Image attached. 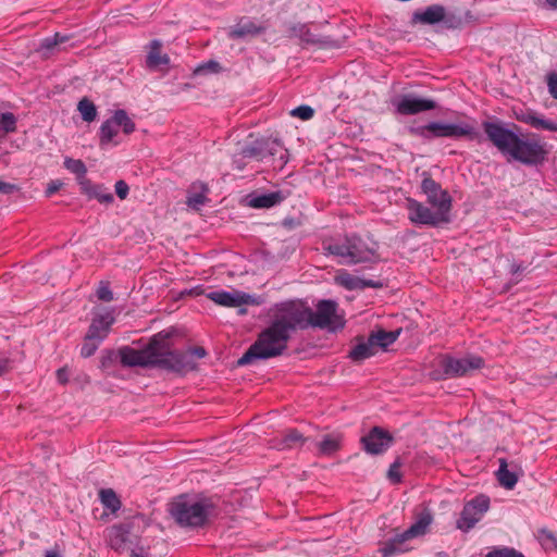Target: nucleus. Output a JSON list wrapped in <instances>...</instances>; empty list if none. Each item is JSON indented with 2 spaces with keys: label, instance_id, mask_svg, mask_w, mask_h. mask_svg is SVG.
<instances>
[{
  "label": "nucleus",
  "instance_id": "nucleus-39",
  "mask_svg": "<svg viewBox=\"0 0 557 557\" xmlns=\"http://www.w3.org/2000/svg\"><path fill=\"white\" fill-rule=\"evenodd\" d=\"M314 114V110L310 106H299L290 111V115L294 117H298L302 121L310 120Z\"/></svg>",
  "mask_w": 557,
  "mask_h": 557
},
{
  "label": "nucleus",
  "instance_id": "nucleus-28",
  "mask_svg": "<svg viewBox=\"0 0 557 557\" xmlns=\"http://www.w3.org/2000/svg\"><path fill=\"white\" fill-rule=\"evenodd\" d=\"M377 351L370 338L367 341L358 343L349 352V357L354 361H362L371 356L375 355Z\"/></svg>",
  "mask_w": 557,
  "mask_h": 557
},
{
  "label": "nucleus",
  "instance_id": "nucleus-52",
  "mask_svg": "<svg viewBox=\"0 0 557 557\" xmlns=\"http://www.w3.org/2000/svg\"><path fill=\"white\" fill-rule=\"evenodd\" d=\"M216 67H219V63H218V62H215V61H209V62H207L206 64H203L202 66H200L198 70H199V71H202V70H205V69H208V70H210V71H215V70H216Z\"/></svg>",
  "mask_w": 557,
  "mask_h": 557
},
{
  "label": "nucleus",
  "instance_id": "nucleus-14",
  "mask_svg": "<svg viewBox=\"0 0 557 557\" xmlns=\"http://www.w3.org/2000/svg\"><path fill=\"white\" fill-rule=\"evenodd\" d=\"M412 22L423 25H433L443 22L448 27H456L460 23L459 20H456L455 15L448 14L446 9L440 4H433L424 10L416 11L412 14Z\"/></svg>",
  "mask_w": 557,
  "mask_h": 557
},
{
  "label": "nucleus",
  "instance_id": "nucleus-47",
  "mask_svg": "<svg viewBox=\"0 0 557 557\" xmlns=\"http://www.w3.org/2000/svg\"><path fill=\"white\" fill-rule=\"evenodd\" d=\"M63 186V183L59 180L51 181L46 188V196L51 197L54 193H57L61 187Z\"/></svg>",
  "mask_w": 557,
  "mask_h": 557
},
{
  "label": "nucleus",
  "instance_id": "nucleus-56",
  "mask_svg": "<svg viewBox=\"0 0 557 557\" xmlns=\"http://www.w3.org/2000/svg\"><path fill=\"white\" fill-rule=\"evenodd\" d=\"M555 376L557 377V373L555 374Z\"/></svg>",
  "mask_w": 557,
  "mask_h": 557
},
{
  "label": "nucleus",
  "instance_id": "nucleus-41",
  "mask_svg": "<svg viewBox=\"0 0 557 557\" xmlns=\"http://www.w3.org/2000/svg\"><path fill=\"white\" fill-rule=\"evenodd\" d=\"M539 540L546 549H554L557 547L556 537L547 530H542L540 532Z\"/></svg>",
  "mask_w": 557,
  "mask_h": 557
},
{
  "label": "nucleus",
  "instance_id": "nucleus-54",
  "mask_svg": "<svg viewBox=\"0 0 557 557\" xmlns=\"http://www.w3.org/2000/svg\"><path fill=\"white\" fill-rule=\"evenodd\" d=\"M550 8L557 9V0H546Z\"/></svg>",
  "mask_w": 557,
  "mask_h": 557
},
{
  "label": "nucleus",
  "instance_id": "nucleus-20",
  "mask_svg": "<svg viewBox=\"0 0 557 557\" xmlns=\"http://www.w3.org/2000/svg\"><path fill=\"white\" fill-rule=\"evenodd\" d=\"M168 354L176 357L177 361H187L189 363V368L166 370L177 373H187L196 369V359L203 358L206 356V350L202 347H196L186 351H173L170 349V344L168 343Z\"/></svg>",
  "mask_w": 557,
  "mask_h": 557
},
{
  "label": "nucleus",
  "instance_id": "nucleus-36",
  "mask_svg": "<svg viewBox=\"0 0 557 557\" xmlns=\"http://www.w3.org/2000/svg\"><path fill=\"white\" fill-rule=\"evenodd\" d=\"M533 128L557 132V121L545 119L544 115L537 113Z\"/></svg>",
  "mask_w": 557,
  "mask_h": 557
},
{
  "label": "nucleus",
  "instance_id": "nucleus-21",
  "mask_svg": "<svg viewBox=\"0 0 557 557\" xmlns=\"http://www.w3.org/2000/svg\"><path fill=\"white\" fill-rule=\"evenodd\" d=\"M261 30L262 27L257 25L252 20L243 17L236 25L228 29V37L232 39H240L255 36Z\"/></svg>",
  "mask_w": 557,
  "mask_h": 557
},
{
  "label": "nucleus",
  "instance_id": "nucleus-15",
  "mask_svg": "<svg viewBox=\"0 0 557 557\" xmlns=\"http://www.w3.org/2000/svg\"><path fill=\"white\" fill-rule=\"evenodd\" d=\"M392 104L399 114L410 115L420 112L433 110L435 102L431 99L416 97L413 95H404L392 100Z\"/></svg>",
  "mask_w": 557,
  "mask_h": 557
},
{
  "label": "nucleus",
  "instance_id": "nucleus-38",
  "mask_svg": "<svg viewBox=\"0 0 557 557\" xmlns=\"http://www.w3.org/2000/svg\"><path fill=\"white\" fill-rule=\"evenodd\" d=\"M67 39H69L67 36L57 33L51 37L45 38L41 41L40 48L42 50L49 51V50L53 49L55 46L65 42Z\"/></svg>",
  "mask_w": 557,
  "mask_h": 557
},
{
  "label": "nucleus",
  "instance_id": "nucleus-18",
  "mask_svg": "<svg viewBox=\"0 0 557 557\" xmlns=\"http://www.w3.org/2000/svg\"><path fill=\"white\" fill-rule=\"evenodd\" d=\"M432 521L433 516L431 511L426 508L422 509L416 515V521L411 524V527L404 531L401 534L397 535L396 540L401 543L407 540L424 535Z\"/></svg>",
  "mask_w": 557,
  "mask_h": 557
},
{
  "label": "nucleus",
  "instance_id": "nucleus-50",
  "mask_svg": "<svg viewBox=\"0 0 557 557\" xmlns=\"http://www.w3.org/2000/svg\"><path fill=\"white\" fill-rule=\"evenodd\" d=\"M11 369V361L7 357H0V376Z\"/></svg>",
  "mask_w": 557,
  "mask_h": 557
},
{
  "label": "nucleus",
  "instance_id": "nucleus-27",
  "mask_svg": "<svg viewBox=\"0 0 557 557\" xmlns=\"http://www.w3.org/2000/svg\"><path fill=\"white\" fill-rule=\"evenodd\" d=\"M169 57L161 53V44L158 40H153L150 44V50L147 55V66L149 69H156L160 65L169 63Z\"/></svg>",
  "mask_w": 557,
  "mask_h": 557
},
{
  "label": "nucleus",
  "instance_id": "nucleus-4",
  "mask_svg": "<svg viewBox=\"0 0 557 557\" xmlns=\"http://www.w3.org/2000/svg\"><path fill=\"white\" fill-rule=\"evenodd\" d=\"M212 505L207 498L180 495L169 505V512L183 528H200L211 513Z\"/></svg>",
  "mask_w": 557,
  "mask_h": 557
},
{
  "label": "nucleus",
  "instance_id": "nucleus-43",
  "mask_svg": "<svg viewBox=\"0 0 557 557\" xmlns=\"http://www.w3.org/2000/svg\"><path fill=\"white\" fill-rule=\"evenodd\" d=\"M516 116H517L518 121L525 123V124L530 125L531 127H533V125L535 123V119L537 116V112H535L533 110H525V111H521L520 113H517Z\"/></svg>",
  "mask_w": 557,
  "mask_h": 557
},
{
  "label": "nucleus",
  "instance_id": "nucleus-16",
  "mask_svg": "<svg viewBox=\"0 0 557 557\" xmlns=\"http://www.w3.org/2000/svg\"><path fill=\"white\" fill-rule=\"evenodd\" d=\"M392 441L391 434L379 426H374L361 438L364 450L370 455L383 454L391 446Z\"/></svg>",
  "mask_w": 557,
  "mask_h": 557
},
{
  "label": "nucleus",
  "instance_id": "nucleus-49",
  "mask_svg": "<svg viewBox=\"0 0 557 557\" xmlns=\"http://www.w3.org/2000/svg\"><path fill=\"white\" fill-rule=\"evenodd\" d=\"M15 190H17V187L14 184L5 183L0 180V193L12 194Z\"/></svg>",
  "mask_w": 557,
  "mask_h": 557
},
{
  "label": "nucleus",
  "instance_id": "nucleus-17",
  "mask_svg": "<svg viewBox=\"0 0 557 557\" xmlns=\"http://www.w3.org/2000/svg\"><path fill=\"white\" fill-rule=\"evenodd\" d=\"M114 321L112 310L101 309L97 311L87 332L88 338H96L97 342H102L109 334L110 327Z\"/></svg>",
  "mask_w": 557,
  "mask_h": 557
},
{
  "label": "nucleus",
  "instance_id": "nucleus-33",
  "mask_svg": "<svg viewBox=\"0 0 557 557\" xmlns=\"http://www.w3.org/2000/svg\"><path fill=\"white\" fill-rule=\"evenodd\" d=\"M16 128V117L13 113H0V138L14 132Z\"/></svg>",
  "mask_w": 557,
  "mask_h": 557
},
{
  "label": "nucleus",
  "instance_id": "nucleus-9",
  "mask_svg": "<svg viewBox=\"0 0 557 557\" xmlns=\"http://www.w3.org/2000/svg\"><path fill=\"white\" fill-rule=\"evenodd\" d=\"M483 366L484 360L480 356L468 355L462 358L445 356L441 360L443 375H436L435 379L465 376Z\"/></svg>",
  "mask_w": 557,
  "mask_h": 557
},
{
  "label": "nucleus",
  "instance_id": "nucleus-2",
  "mask_svg": "<svg viewBox=\"0 0 557 557\" xmlns=\"http://www.w3.org/2000/svg\"><path fill=\"white\" fill-rule=\"evenodd\" d=\"M483 129L487 138L500 152L522 164L537 165L546 158L545 145L534 136H520L499 121L484 122Z\"/></svg>",
  "mask_w": 557,
  "mask_h": 557
},
{
  "label": "nucleus",
  "instance_id": "nucleus-13",
  "mask_svg": "<svg viewBox=\"0 0 557 557\" xmlns=\"http://www.w3.org/2000/svg\"><path fill=\"white\" fill-rule=\"evenodd\" d=\"M421 188L426 195L428 202L433 207L434 210L443 212V214L449 216L451 209V197L449 194L442 189L431 177H425L422 181Z\"/></svg>",
  "mask_w": 557,
  "mask_h": 557
},
{
  "label": "nucleus",
  "instance_id": "nucleus-53",
  "mask_svg": "<svg viewBox=\"0 0 557 557\" xmlns=\"http://www.w3.org/2000/svg\"><path fill=\"white\" fill-rule=\"evenodd\" d=\"M45 557H61V556L55 550H49V552L46 553Z\"/></svg>",
  "mask_w": 557,
  "mask_h": 557
},
{
  "label": "nucleus",
  "instance_id": "nucleus-24",
  "mask_svg": "<svg viewBox=\"0 0 557 557\" xmlns=\"http://www.w3.org/2000/svg\"><path fill=\"white\" fill-rule=\"evenodd\" d=\"M341 444L342 436L339 434H326L318 443V451L323 456H332L341 448Z\"/></svg>",
  "mask_w": 557,
  "mask_h": 557
},
{
  "label": "nucleus",
  "instance_id": "nucleus-19",
  "mask_svg": "<svg viewBox=\"0 0 557 557\" xmlns=\"http://www.w3.org/2000/svg\"><path fill=\"white\" fill-rule=\"evenodd\" d=\"M81 190L89 199H97L101 203H112L114 200L113 195L104 185L94 184L87 178L79 181Z\"/></svg>",
  "mask_w": 557,
  "mask_h": 557
},
{
  "label": "nucleus",
  "instance_id": "nucleus-22",
  "mask_svg": "<svg viewBox=\"0 0 557 557\" xmlns=\"http://www.w3.org/2000/svg\"><path fill=\"white\" fill-rule=\"evenodd\" d=\"M128 534L129 528L127 525H113L108 530V543L113 549L122 550L126 545Z\"/></svg>",
  "mask_w": 557,
  "mask_h": 557
},
{
  "label": "nucleus",
  "instance_id": "nucleus-23",
  "mask_svg": "<svg viewBox=\"0 0 557 557\" xmlns=\"http://www.w3.org/2000/svg\"><path fill=\"white\" fill-rule=\"evenodd\" d=\"M400 330L396 331H384L379 330L370 334V338L377 350L379 348L385 349L392 345L398 338Z\"/></svg>",
  "mask_w": 557,
  "mask_h": 557
},
{
  "label": "nucleus",
  "instance_id": "nucleus-5",
  "mask_svg": "<svg viewBox=\"0 0 557 557\" xmlns=\"http://www.w3.org/2000/svg\"><path fill=\"white\" fill-rule=\"evenodd\" d=\"M323 249L327 255L337 257L341 264H357L368 262L375 257V244H368L358 236H346L342 240L324 243Z\"/></svg>",
  "mask_w": 557,
  "mask_h": 557
},
{
  "label": "nucleus",
  "instance_id": "nucleus-3",
  "mask_svg": "<svg viewBox=\"0 0 557 557\" xmlns=\"http://www.w3.org/2000/svg\"><path fill=\"white\" fill-rule=\"evenodd\" d=\"M169 333L156 334L143 349L125 346L119 350L121 363L125 367H158L161 369L189 368L187 361H177L176 357L168 354Z\"/></svg>",
  "mask_w": 557,
  "mask_h": 557
},
{
  "label": "nucleus",
  "instance_id": "nucleus-8",
  "mask_svg": "<svg viewBox=\"0 0 557 557\" xmlns=\"http://www.w3.org/2000/svg\"><path fill=\"white\" fill-rule=\"evenodd\" d=\"M122 127L123 132L128 135L135 131V124L124 110H117L114 114L106 120L99 129L100 146L106 148L110 145H119L116 137L119 129Z\"/></svg>",
  "mask_w": 557,
  "mask_h": 557
},
{
  "label": "nucleus",
  "instance_id": "nucleus-37",
  "mask_svg": "<svg viewBox=\"0 0 557 557\" xmlns=\"http://www.w3.org/2000/svg\"><path fill=\"white\" fill-rule=\"evenodd\" d=\"M101 342H97L96 338H88V333L85 336V341L81 348V355L84 358L92 356L99 347Z\"/></svg>",
  "mask_w": 557,
  "mask_h": 557
},
{
  "label": "nucleus",
  "instance_id": "nucleus-51",
  "mask_svg": "<svg viewBox=\"0 0 557 557\" xmlns=\"http://www.w3.org/2000/svg\"><path fill=\"white\" fill-rule=\"evenodd\" d=\"M57 380L61 384H65L69 381V372L65 368L59 369L57 371Z\"/></svg>",
  "mask_w": 557,
  "mask_h": 557
},
{
  "label": "nucleus",
  "instance_id": "nucleus-40",
  "mask_svg": "<svg viewBox=\"0 0 557 557\" xmlns=\"http://www.w3.org/2000/svg\"><path fill=\"white\" fill-rule=\"evenodd\" d=\"M302 441H304L302 435L298 431L290 430L287 432V434L284 437V444H283L282 448L294 447L298 444H301Z\"/></svg>",
  "mask_w": 557,
  "mask_h": 557
},
{
  "label": "nucleus",
  "instance_id": "nucleus-26",
  "mask_svg": "<svg viewBox=\"0 0 557 557\" xmlns=\"http://www.w3.org/2000/svg\"><path fill=\"white\" fill-rule=\"evenodd\" d=\"M496 475L499 484L506 490H512L518 482L517 474L508 469V465L505 459L499 460V468Z\"/></svg>",
  "mask_w": 557,
  "mask_h": 557
},
{
  "label": "nucleus",
  "instance_id": "nucleus-7",
  "mask_svg": "<svg viewBox=\"0 0 557 557\" xmlns=\"http://www.w3.org/2000/svg\"><path fill=\"white\" fill-rule=\"evenodd\" d=\"M297 301L309 313L308 326H319L321 329H329L332 331L343 327L344 322L336 313L337 304L335 301L321 300L317 305V310L314 312L301 301Z\"/></svg>",
  "mask_w": 557,
  "mask_h": 557
},
{
  "label": "nucleus",
  "instance_id": "nucleus-29",
  "mask_svg": "<svg viewBox=\"0 0 557 557\" xmlns=\"http://www.w3.org/2000/svg\"><path fill=\"white\" fill-rule=\"evenodd\" d=\"M337 281L341 285L346 287L347 289H361L364 287H376L377 284H375L372 281H367L359 278L357 276H354L349 273H341L337 275Z\"/></svg>",
  "mask_w": 557,
  "mask_h": 557
},
{
  "label": "nucleus",
  "instance_id": "nucleus-31",
  "mask_svg": "<svg viewBox=\"0 0 557 557\" xmlns=\"http://www.w3.org/2000/svg\"><path fill=\"white\" fill-rule=\"evenodd\" d=\"M64 168L71 173L75 174L78 178V182L83 178H86L85 175L87 173V168L85 163L79 159L65 158L64 159Z\"/></svg>",
  "mask_w": 557,
  "mask_h": 557
},
{
  "label": "nucleus",
  "instance_id": "nucleus-1",
  "mask_svg": "<svg viewBox=\"0 0 557 557\" xmlns=\"http://www.w3.org/2000/svg\"><path fill=\"white\" fill-rule=\"evenodd\" d=\"M271 317L270 325L239 359V364H246L252 359H270L282 355L292 334L298 329L308 327L309 313L297 300L275 304L271 308Z\"/></svg>",
  "mask_w": 557,
  "mask_h": 557
},
{
  "label": "nucleus",
  "instance_id": "nucleus-42",
  "mask_svg": "<svg viewBox=\"0 0 557 557\" xmlns=\"http://www.w3.org/2000/svg\"><path fill=\"white\" fill-rule=\"evenodd\" d=\"M486 557H524L521 553L517 552L513 548L502 547L495 548L490 552Z\"/></svg>",
  "mask_w": 557,
  "mask_h": 557
},
{
  "label": "nucleus",
  "instance_id": "nucleus-45",
  "mask_svg": "<svg viewBox=\"0 0 557 557\" xmlns=\"http://www.w3.org/2000/svg\"><path fill=\"white\" fill-rule=\"evenodd\" d=\"M547 87L549 95L557 100V73L552 72L547 75Z\"/></svg>",
  "mask_w": 557,
  "mask_h": 557
},
{
  "label": "nucleus",
  "instance_id": "nucleus-30",
  "mask_svg": "<svg viewBox=\"0 0 557 557\" xmlns=\"http://www.w3.org/2000/svg\"><path fill=\"white\" fill-rule=\"evenodd\" d=\"M99 498L104 508L115 513L121 508V500L112 488H102L99 491Z\"/></svg>",
  "mask_w": 557,
  "mask_h": 557
},
{
  "label": "nucleus",
  "instance_id": "nucleus-11",
  "mask_svg": "<svg viewBox=\"0 0 557 557\" xmlns=\"http://www.w3.org/2000/svg\"><path fill=\"white\" fill-rule=\"evenodd\" d=\"M207 298L214 304L226 308H238L239 313H246L244 306L258 305L256 297L238 289L232 290H213L207 294Z\"/></svg>",
  "mask_w": 557,
  "mask_h": 557
},
{
  "label": "nucleus",
  "instance_id": "nucleus-6",
  "mask_svg": "<svg viewBox=\"0 0 557 557\" xmlns=\"http://www.w3.org/2000/svg\"><path fill=\"white\" fill-rule=\"evenodd\" d=\"M410 132L428 140L440 137L459 138L463 136H473L475 134L474 127L467 122L446 123L441 121L411 127Z\"/></svg>",
  "mask_w": 557,
  "mask_h": 557
},
{
  "label": "nucleus",
  "instance_id": "nucleus-12",
  "mask_svg": "<svg viewBox=\"0 0 557 557\" xmlns=\"http://www.w3.org/2000/svg\"><path fill=\"white\" fill-rule=\"evenodd\" d=\"M490 508V499L487 496L480 495L467 503L457 520V528L463 532L472 529Z\"/></svg>",
  "mask_w": 557,
  "mask_h": 557
},
{
  "label": "nucleus",
  "instance_id": "nucleus-35",
  "mask_svg": "<svg viewBox=\"0 0 557 557\" xmlns=\"http://www.w3.org/2000/svg\"><path fill=\"white\" fill-rule=\"evenodd\" d=\"M202 190L199 191V193H194V194H190L188 197H187V206L194 210H199L201 206H203L208 198L206 196L208 189L205 185L201 186Z\"/></svg>",
  "mask_w": 557,
  "mask_h": 557
},
{
  "label": "nucleus",
  "instance_id": "nucleus-10",
  "mask_svg": "<svg viewBox=\"0 0 557 557\" xmlns=\"http://www.w3.org/2000/svg\"><path fill=\"white\" fill-rule=\"evenodd\" d=\"M406 209L408 210V219L417 225L436 226L449 222V216L443 214V212L430 209L411 198L407 199Z\"/></svg>",
  "mask_w": 557,
  "mask_h": 557
},
{
  "label": "nucleus",
  "instance_id": "nucleus-46",
  "mask_svg": "<svg viewBox=\"0 0 557 557\" xmlns=\"http://www.w3.org/2000/svg\"><path fill=\"white\" fill-rule=\"evenodd\" d=\"M114 187L115 194L120 199H125L127 197L129 187L124 181H117Z\"/></svg>",
  "mask_w": 557,
  "mask_h": 557
},
{
  "label": "nucleus",
  "instance_id": "nucleus-44",
  "mask_svg": "<svg viewBox=\"0 0 557 557\" xmlns=\"http://www.w3.org/2000/svg\"><path fill=\"white\" fill-rule=\"evenodd\" d=\"M96 294H97V297L100 300H103V301H111V300H113V293L110 289L108 283L101 282L100 285L97 288Z\"/></svg>",
  "mask_w": 557,
  "mask_h": 557
},
{
  "label": "nucleus",
  "instance_id": "nucleus-32",
  "mask_svg": "<svg viewBox=\"0 0 557 557\" xmlns=\"http://www.w3.org/2000/svg\"><path fill=\"white\" fill-rule=\"evenodd\" d=\"M77 110L79 111L82 119L86 122H92L97 116L96 106L87 98H84L78 102Z\"/></svg>",
  "mask_w": 557,
  "mask_h": 557
},
{
  "label": "nucleus",
  "instance_id": "nucleus-25",
  "mask_svg": "<svg viewBox=\"0 0 557 557\" xmlns=\"http://www.w3.org/2000/svg\"><path fill=\"white\" fill-rule=\"evenodd\" d=\"M284 199L285 195L282 191H272L253 197L250 200V205L253 208H271Z\"/></svg>",
  "mask_w": 557,
  "mask_h": 557
},
{
  "label": "nucleus",
  "instance_id": "nucleus-34",
  "mask_svg": "<svg viewBox=\"0 0 557 557\" xmlns=\"http://www.w3.org/2000/svg\"><path fill=\"white\" fill-rule=\"evenodd\" d=\"M242 156L244 158L263 159L265 157L264 143L256 141L253 145L244 147L242 150Z\"/></svg>",
  "mask_w": 557,
  "mask_h": 557
},
{
  "label": "nucleus",
  "instance_id": "nucleus-55",
  "mask_svg": "<svg viewBox=\"0 0 557 557\" xmlns=\"http://www.w3.org/2000/svg\"><path fill=\"white\" fill-rule=\"evenodd\" d=\"M436 557H447V554L444 552H441V553L436 554Z\"/></svg>",
  "mask_w": 557,
  "mask_h": 557
},
{
  "label": "nucleus",
  "instance_id": "nucleus-48",
  "mask_svg": "<svg viewBox=\"0 0 557 557\" xmlns=\"http://www.w3.org/2000/svg\"><path fill=\"white\" fill-rule=\"evenodd\" d=\"M388 478L394 483H398L400 481L399 465L397 462H394L393 465H391V467L388 469Z\"/></svg>",
  "mask_w": 557,
  "mask_h": 557
}]
</instances>
